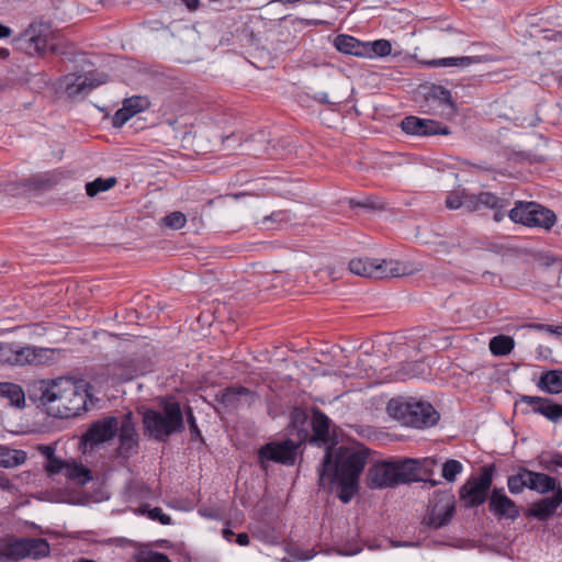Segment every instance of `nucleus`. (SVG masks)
<instances>
[{
	"instance_id": "nucleus-41",
	"label": "nucleus",
	"mask_w": 562,
	"mask_h": 562,
	"mask_svg": "<svg viewBox=\"0 0 562 562\" xmlns=\"http://www.w3.org/2000/svg\"><path fill=\"white\" fill-rule=\"evenodd\" d=\"M479 202L482 207L486 209H505L507 206V201L505 199L498 198L496 194L492 192H480L479 193Z\"/></svg>"
},
{
	"instance_id": "nucleus-37",
	"label": "nucleus",
	"mask_w": 562,
	"mask_h": 562,
	"mask_svg": "<svg viewBox=\"0 0 562 562\" xmlns=\"http://www.w3.org/2000/svg\"><path fill=\"white\" fill-rule=\"evenodd\" d=\"M117 180L115 177H109V178H97L93 181L86 183V192L87 195L90 198L97 196L101 192L109 191L116 184Z\"/></svg>"
},
{
	"instance_id": "nucleus-64",
	"label": "nucleus",
	"mask_w": 562,
	"mask_h": 562,
	"mask_svg": "<svg viewBox=\"0 0 562 562\" xmlns=\"http://www.w3.org/2000/svg\"><path fill=\"white\" fill-rule=\"evenodd\" d=\"M240 138L237 134H232L224 139V144H226V147L229 149V148H232V143H235Z\"/></svg>"
},
{
	"instance_id": "nucleus-18",
	"label": "nucleus",
	"mask_w": 562,
	"mask_h": 562,
	"mask_svg": "<svg viewBox=\"0 0 562 562\" xmlns=\"http://www.w3.org/2000/svg\"><path fill=\"white\" fill-rule=\"evenodd\" d=\"M401 127L406 134L417 136H434V135H449L450 130L441 123L429 120L420 119L417 116H406L401 122Z\"/></svg>"
},
{
	"instance_id": "nucleus-44",
	"label": "nucleus",
	"mask_w": 562,
	"mask_h": 562,
	"mask_svg": "<svg viewBox=\"0 0 562 562\" xmlns=\"http://www.w3.org/2000/svg\"><path fill=\"white\" fill-rule=\"evenodd\" d=\"M140 512L143 514H147V516L151 520H158L161 525H170L171 517L162 512L160 507L150 508L149 505H143L140 507Z\"/></svg>"
},
{
	"instance_id": "nucleus-58",
	"label": "nucleus",
	"mask_w": 562,
	"mask_h": 562,
	"mask_svg": "<svg viewBox=\"0 0 562 562\" xmlns=\"http://www.w3.org/2000/svg\"><path fill=\"white\" fill-rule=\"evenodd\" d=\"M544 331H547L551 335L561 337L562 336V326H554V325L546 324Z\"/></svg>"
},
{
	"instance_id": "nucleus-59",
	"label": "nucleus",
	"mask_w": 562,
	"mask_h": 562,
	"mask_svg": "<svg viewBox=\"0 0 562 562\" xmlns=\"http://www.w3.org/2000/svg\"><path fill=\"white\" fill-rule=\"evenodd\" d=\"M12 484L11 481L7 477L5 474L0 472V488L2 491H9L11 488Z\"/></svg>"
},
{
	"instance_id": "nucleus-4",
	"label": "nucleus",
	"mask_w": 562,
	"mask_h": 562,
	"mask_svg": "<svg viewBox=\"0 0 562 562\" xmlns=\"http://www.w3.org/2000/svg\"><path fill=\"white\" fill-rule=\"evenodd\" d=\"M387 414L404 426L418 429L429 428L440 419V414L428 402L414 398H392L386 406Z\"/></svg>"
},
{
	"instance_id": "nucleus-16",
	"label": "nucleus",
	"mask_w": 562,
	"mask_h": 562,
	"mask_svg": "<svg viewBox=\"0 0 562 562\" xmlns=\"http://www.w3.org/2000/svg\"><path fill=\"white\" fill-rule=\"evenodd\" d=\"M106 81L108 76L105 74L92 71L85 76L78 74H68L64 79L66 91L70 97L79 94L86 95Z\"/></svg>"
},
{
	"instance_id": "nucleus-1",
	"label": "nucleus",
	"mask_w": 562,
	"mask_h": 562,
	"mask_svg": "<svg viewBox=\"0 0 562 562\" xmlns=\"http://www.w3.org/2000/svg\"><path fill=\"white\" fill-rule=\"evenodd\" d=\"M366 464L367 453L363 451H349L340 447L334 463L333 451L328 450L317 469L318 486L326 488L328 485L337 483L338 497L347 504L358 491L359 476Z\"/></svg>"
},
{
	"instance_id": "nucleus-38",
	"label": "nucleus",
	"mask_w": 562,
	"mask_h": 562,
	"mask_svg": "<svg viewBox=\"0 0 562 562\" xmlns=\"http://www.w3.org/2000/svg\"><path fill=\"white\" fill-rule=\"evenodd\" d=\"M426 373V366L423 361H411L402 364L396 372V378L401 380L419 378Z\"/></svg>"
},
{
	"instance_id": "nucleus-53",
	"label": "nucleus",
	"mask_w": 562,
	"mask_h": 562,
	"mask_svg": "<svg viewBox=\"0 0 562 562\" xmlns=\"http://www.w3.org/2000/svg\"><path fill=\"white\" fill-rule=\"evenodd\" d=\"M463 193L459 194H449L446 199V206L450 210H458L462 207Z\"/></svg>"
},
{
	"instance_id": "nucleus-62",
	"label": "nucleus",
	"mask_w": 562,
	"mask_h": 562,
	"mask_svg": "<svg viewBox=\"0 0 562 562\" xmlns=\"http://www.w3.org/2000/svg\"><path fill=\"white\" fill-rule=\"evenodd\" d=\"M482 277H483L484 279H487V278H488V279H490V280H488V281H490V283H492V284H495L496 282H501V279H499L497 276H495L494 273L490 272V271H485V272L482 274Z\"/></svg>"
},
{
	"instance_id": "nucleus-34",
	"label": "nucleus",
	"mask_w": 562,
	"mask_h": 562,
	"mask_svg": "<svg viewBox=\"0 0 562 562\" xmlns=\"http://www.w3.org/2000/svg\"><path fill=\"white\" fill-rule=\"evenodd\" d=\"M0 396L10 400L11 404L21 407L24 404V392L21 386L10 382H0Z\"/></svg>"
},
{
	"instance_id": "nucleus-8",
	"label": "nucleus",
	"mask_w": 562,
	"mask_h": 562,
	"mask_svg": "<svg viewBox=\"0 0 562 562\" xmlns=\"http://www.w3.org/2000/svg\"><path fill=\"white\" fill-rule=\"evenodd\" d=\"M349 270L357 276L373 279L397 278L409 273L407 267L400 261H380L368 257L350 260Z\"/></svg>"
},
{
	"instance_id": "nucleus-14",
	"label": "nucleus",
	"mask_w": 562,
	"mask_h": 562,
	"mask_svg": "<svg viewBox=\"0 0 562 562\" xmlns=\"http://www.w3.org/2000/svg\"><path fill=\"white\" fill-rule=\"evenodd\" d=\"M119 447L117 454L121 458L128 459L138 453L139 436L135 428L132 412L125 414L119 425Z\"/></svg>"
},
{
	"instance_id": "nucleus-13",
	"label": "nucleus",
	"mask_w": 562,
	"mask_h": 562,
	"mask_svg": "<svg viewBox=\"0 0 562 562\" xmlns=\"http://www.w3.org/2000/svg\"><path fill=\"white\" fill-rule=\"evenodd\" d=\"M148 361L125 357L110 364L108 367V374L117 383L127 382L149 372L151 370Z\"/></svg>"
},
{
	"instance_id": "nucleus-9",
	"label": "nucleus",
	"mask_w": 562,
	"mask_h": 562,
	"mask_svg": "<svg viewBox=\"0 0 562 562\" xmlns=\"http://www.w3.org/2000/svg\"><path fill=\"white\" fill-rule=\"evenodd\" d=\"M301 445L293 438L267 442L258 449V462L263 470L268 468V462L292 467L296 462Z\"/></svg>"
},
{
	"instance_id": "nucleus-20",
	"label": "nucleus",
	"mask_w": 562,
	"mask_h": 562,
	"mask_svg": "<svg viewBox=\"0 0 562 562\" xmlns=\"http://www.w3.org/2000/svg\"><path fill=\"white\" fill-rule=\"evenodd\" d=\"M520 401L531 407V412L542 415L552 423L562 420V405L548 397L521 395Z\"/></svg>"
},
{
	"instance_id": "nucleus-52",
	"label": "nucleus",
	"mask_w": 562,
	"mask_h": 562,
	"mask_svg": "<svg viewBox=\"0 0 562 562\" xmlns=\"http://www.w3.org/2000/svg\"><path fill=\"white\" fill-rule=\"evenodd\" d=\"M184 415L187 417V422L189 424V429H190L191 434L195 435L198 437H201V431L198 427V424H196V420H195V417L193 414V409L190 406L186 407L183 416Z\"/></svg>"
},
{
	"instance_id": "nucleus-55",
	"label": "nucleus",
	"mask_w": 562,
	"mask_h": 562,
	"mask_svg": "<svg viewBox=\"0 0 562 562\" xmlns=\"http://www.w3.org/2000/svg\"><path fill=\"white\" fill-rule=\"evenodd\" d=\"M312 99L322 104H336V101H330L326 92H316L312 95Z\"/></svg>"
},
{
	"instance_id": "nucleus-7",
	"label": "nucleus",
	"mask_w": 562,
	"mask_h": 562,
	"mask_svg": "<svg viewBox=\"0 0 562 562\" xmlns=\"http://www.w3.org/2000/svg\"><path fill=\"white\" fill-rule=\"evenodd\" d=\"M494 471V464L484 465L479 476H470L460 487L459 497L464 507H479L488 501Z\"/></svg>"
},
{
	"instance_id": "nucleus-2",
	"label": "nucleus",
	"mask_w": 562,
	"mask_h": 562,
	"mask_svg": "<svg viewBox=\"0 0 562 562\" xmlns=\"http://www.w3.org/2000/svg\"><path fill=\"white\" fill-rule=\"evenodd\" d=\"M90 384L82 380L72 381L66 378L41 381L40 402L46 407L47 414L56 418H72L88 411V402L92 403L89 392Z\"/></svg>"
},
{
	"instance_id": "nucleus-22",
	"label": "nucleus",
	"mask_w": 562,
	"mask_h": 562,
	"mask_svg": "<svg viewBox=\"0 0 562 562\" xmlns=\"http://www.w3.org/2000/svg\"><path fill=\"white\" fill-rule=\"evenodd\" d=\"M21 540V558L38 560L46 558L50 553V547L44 538H20Z\"/></svg>"
},
{
	"instance_id": "nucleus-40",
	"label": "nucleus",
	"mask_w": 562,
	"mask_h": 562,
	"mask_svg": "<svg viewBox=\"0 0 562 562\" xmlns=\"http://www.w3.org/2000/svg\"><path fill=\"white\" fill-rule=\"evenodd\" d=\"M60 180V173H45L31 179V184L36 190H49Z\"/></svg>"
},
{
	"instance_id": "nucleus-3",
	"label": "nucleus",
	"mask_w": 562,
	"mask_h": 562,
	"mask_svg": "<svg viewBox=\"0 0 562 562\" xmlns=\"http://www.w3.org/2000/svg\"><path fill=\"white\" fill-rule=\"evenodd\" d=\"M144 431L157 441L184 430L183 412L177 401L161 402V409L148 408L143 414Z\"/></svg>"
},
{
	"instance_id": "nucleus-24",
	"label": "nucleus",
	"mask_w": 562,
	"mask_h": 562,
	"mask_svg": "<svg viewBox=\"0 0 562 562\" xmlns=\"http://www.w3.org/2000/svg\"><path fill=\"white\" fill-rule=\"evenodd\" d=\"M397 484H406L411 482L422 481L420 463L415 459H405L394 462Z\"/></svg>"
},
{
	"instance_id": "nucleus-49",
	"label": "nucleus",
	"mask_w": 562,
	"mask_h": 562,
	"mask_svg": "<svg viewBox=\"0 0 562 562\" xmlns=\"http://www.w3.org/2000/svg\"><path fill=\"white\" fill-rule=\"evenodd\" d=\"M461 202L463 203L462 207L467 209L469 212H476L481 210L479 194L463 192V200Z\"/></svg>"
},
{
	"instance_id": "nucleus-30",
	"label": "nucleus",
	"mask_w": 562,
	"mask_h": 562,
	"mask_svg": "<svg viewBox=\"0 0 562 562\" xmlns=\"http://www.w3.org/2000/svg\"><path fill=\"white\" fill-rule=\"evenodd\" d=\"M21 554L20 538L8 536L0 539V559L20 561L22 560Z\"/></svg>"
},
{
	"instance_id": "nucleus-33",
	"label": "nucleus",
	"mask_w": 562,
	"mask_h": 562,
	"mask_svg": "<svg viewBox=\"0 0 562 562\" xmlns=\"http://www.w3.org/2000/svg\"><path fill=\"white\" fill-rule=\"evenodd\" d=\"M479 56H463V57H446L439 59H431L425 63L428 67H468L472 64L479 63Z\"/></svg>"
},
{
	"instance_id": "nucleus-12",
	"label": "nucleus",
	"mask_w": 562,
	"mask_h": 562,
	"mask_svg": "<svg viewBox=\"0 0 562 562\" xmlns=\"http://www.w3.org/2000/svg\"><path fill=\"white\" fill-rule=\"evenodd\" d=\"M257 398V394L241 385H231L221 390L215 395V401L228 413L243 406H250Z\"/></svg>"
},
{
	"instance_id": "nucleus-15",
	"label": "nucleus",
	"mask_w": 562,
	"mask_h": 562,
	"mask_svg": "<svg viewBox=\"0 0 562 562\" xmlns=\"http://www.w3.org/2000/svg\"><path fill=\"white\" fill-rule=\"evenodd\" d=\"M310 426L312 427V434L310 432L307 441L317 447H325V453L328 449L333 451L334 437L330 431V418L319 408H313Z\"/></svg>"
},
{
	"instance_id": "nucleus-21",
	"label": "nucleus",
	"mask_w": 562,
	"mask_h": 562,
	"mask_svg": "<svg viewBox=\"0 0 562 562\" xmlns=\"http://www.w3.org/2000/svg\"><path fill=\"white\" fill-rule=\"evenodd\" d=\"M562 504V487H558L552 496L541 498L529 507L526 515L546 521L550 519L557 512L558 507Z\"/></svg>"
},
{
	"instance_id": "nucleus-61",
	"label": "nucleus",
	"mask_w": 562,
	"mask_h": 562,
	"mask_svg": "<svg viewBox=\"0 0 562 562\" xmlns=\"http://www.w3.org/2000/svg\"><path fill=\"white\" fill-rule=\"evenodd\" d=\"M181 2L190 10L195 11L199 8L200 0H181Z\"/></svg>"
},
{
	"instance_id": "nucleus-57",
	"label": "nucleus",
	"mask_w": 562,
	"mask_h": 562,
	"mask_svg": "<svg viewBox=\"0 0 562 562\" xmlns=\"http://www.w3.org/2000/svg\"><path fill=\"white\" fill-rule=\"evenodd\" d=\"M38 450L49 460L55 457V448L52 446H40Z\"/></svg>"
},
{
	"instance_id": "nucleus-28",
	"label": "nucleus",
	"mask_w": 562,
	"mask_h": 562,
	"mask_svg": "<svg viewBox=\"0 0 562 562\" xmlns=\"http://www.w3.org/2000/svg\"><path fill=\"white\" fill-rule=\"evenodd\" d=\"M423 94L427 102H434L438 105L448 104L453 106L451 92L442 86L429 85L423 86Z\"/></svg>"
},
{
	"instance_id": "nucleus-63",
	"label": "nucleus",
	"mask_w": 562,
	"mask_h": 562,
	"mask_svg": "<svg viewBox=\"0 0 562 562\" xmlns=\"http://www.w3.org/2000/svg\"><path fill=\"white\" fill-rule=\"evenodd\" d=\"M285 218V213L284 212H276V213H272L271 216L269 217H266L265 218V222L271 220V221H283Z\"/></svg>"
},
{
	"instance_id": "nucleus-26",
	"label": "nucleus",
	"mask_w": 562,
	"mask_h": 562,
	"mask_svg": "<svg viewBox=\"0 0 562 562\" xmlns=\"http://www.w3.org/2000/svg\"><path fill=\"white\" fill-rule=\"evenodd\" d=\"M334 46L338 52L344 54H349L353 56L368 55V45L359 42L357 38L350 35H337L334 41Z\"/></svg>"
},
{
	"instance_id": "nucleus-42",
	"label": "nucleus",
	"mask_w": 562,
	"mask_h": 562,
	"mask_svg": "<svg viewBox=\"0 0 562 562\" xmlns=\"http://www.w3.org/2000/svg\"><path fill=\"white\" fill-rule=\"evenodd\" d=\"M149 101L145 97L134 95L124 100L123 105L128 108V112L134 116L135 114L146 110L149 106Z\"/></svg>"
},
{
	"instance_id": "nucleus-31",
	"label": "nucleus",
	"mask_w": 562,
	"mask_h": 562,
	"mask_svg": "<svg viewBox=\"0 0 562 562\" xmlns=\"http://www.w3.org/2000/svg\"><path fill=\"white\" fill-rule=\"evenodd\" d=\"M27 459L24 450L0 446V467L10 469L23 464Z\"/></svg>"
},
{
	"instance_id": "nucleus-47",
	"label": "nucleus",
	"mask_w": 562,
	"mask_h": 562,
	"mask_svg": "<svg viewBox=\"0 0 562 562\" xmlns=\"http://www.w3.org/2000/svg\"><path fill=\"white\" fill-rule=\"evenodd\" d=\"M137 562H171L167 554L158 551L142 552Z\"/></svg>"
},
{
	"instance_id": "nucleus-5",
	"label": "nucleus",
	"mask_w": 562,
	"mask_h": 562,
	"mask_svg": "<svg viewBox=\"0 0 562 562\" xmlns=\"http://www.w3.org/2000/svg\"><path fill=\"white\" fill-rule=\"evenodd\" d=\"M55 34L47 22H33L13 38L16 49L30 55H42L47 50L56 52Z\"/></svg>"
},
{
	"instance_id": "nucleus-32",
	"label": "nucleus",
	"mask_w": 562,
	"mask_h": 562,
	"mask_svg": "<svg viewBox=\"0 0 562 562\" xmlns=\"http://www.w3.org/2000/svg\"><path fill=\"white\" fill-rule=\"evenodd\" d=\"M268 143L269 140L266 133L258 132L247 138L244 144H239V146L244 147V150L247 155L259 156L267 151Z\"/></svg>"
},
{
	"instance_id": "nucleus-46",
	"label": "nucleus",
	"mask_w": 562,
	"mask_h": 562,
	"mask_svg": "<svg viewBox=\"0 0 562 562\" xmlns=\"http://www.w3.org/2000/svg\"><path fill=\"white\" fill-rule=\"evenodd\" d=\"M368 52H372L374 56L385 57L391 54L392 46L391 43L386 40H378L372 43L367 44Z\"/></svg>"
},
{
	"instance_id": "nucleus-45",
	"label": "nucleus",
	"mask_w": 562,
	"mask_h": 562,
	"mask_svg": "<svg viewBox=\"0 0 562 562\" xmlns=\"http://www.w3.org/2000/svg\"><path fill=\"white\" fill-rule=\"evenodd\" d=\"M162 223L165 226H167L171 229H180L186 225L187 217L182 212L175 211V212L170 213L169 215L165 216L162 218Z\"/></svg>"
},
{
	"instance_id": "nucleus-56",
	"label": "nucleus",
	"mask_w": 562,
	"mask_h": 562,
	"mask_svg": "<svg viewBox=\"0 0 562 562\" xmlns=\"http://www.w3.org/2000/svg\"><path fill=\"white\" fill-rule=\"evenodd\" d=\"M551 467L562 468V453L557 452L551 456L550 460L548 461V464L546 465V469L551 470Z\"/></svg>"
},
{
	"instance_id": "nucleus-10",
	"label": "nucleus",
	"mask_w": 562,
	"mask_h": 562,
	"mask_svg": "<svg viewBox=\"0 0 562 562\" xmlns=\"http://www.w3.org/2000/svg\"><path fill=\"white\" fill-rule=\"evenodd\" d=\"M454 510V496L449 492H437L429 501L428 512L422 524L430 529H439L451 521Z\"/></svg>"
},
{
	"instance_id": "nucleus-25",
	"label": "nucleus",
	"mask_w": 562,
	"mask_h": 562,
	"mask_svg": "<svg viewBox=\"0 0 562 562\" xmlns=\"http://www.w3.org/2000/svg\"><path fill=\"white\" fill-rule=\"evenodd\" d=\"M48 351L52 350L47 348H36L30 346H14L13 366L42 363L44 355H46Z\"/></svg>"
},
{
	"instance_id": "nucleus-51",
	"label": "nucleus",
	"mask_w": 562,
	"mask_h": 562,
	"mask_svg": "<svg viewBox=\"0 0 562 562\" xmlns=\"http://www.w3.org/2000/svg\"><path fill=\"white\" fill-rule=\"evenodd\" d=\"M65 467H66V463L64 461H61L60 459L56 458V456H55L54 458H50L49 460H47L45 470L47 471V473L49 475H55V474H58Z\"/></svg>"
},
{
	"instance_id": "nucleus-6",
	"label": "nucleus",
	"mask_w": 562,
	"mask_h": 562,
	"mask_svg": "<svg viewBox=\"0 0 562 562\" xmlns=\"http://www.w3.org/2000/svg\"><path fill=\"white\" fill-rule=\"evenodd\" d=\"M508 216L516 224L544 231H550L557 223V215L552 210L533 201H516Z\"/></svg>"
},
{
	"instance_id": "nucleus-27",
	"label": "nucleus",
	"mask_w": 562,
	"mask_h": 562,
	"mask_svg": "<svg viewBox=\"0 0 562 562\" xmlns=\"http://www.w3.org/2000/svg\"><path fill=\"white\" fill-rule=\"evenodd\" d=\"M529 477V490L536 491L540 494H546L549 492H555L558 487H561L559 485V482L555 477L550 476L544 473L540 472H533L530 471V474H528Z\"/></svg>"
},
{
	"instance_id": "nucleus-11",
	"label": "nucleus",
	"mask_w": 562,
	"mask_h": 562,
	"mask_svg": "<svg viewBox=\"0 0 562 562\" xmlns=\"http://www.w3.org/2000/svg\"><path fill=\"white\" fill-rule=\"evenodd\" d=\"M120 423L115 416H105L93 422L83 434L82 442L85 446L93 449L103 442L112 440L117 435Z\"/></svg>"
},
{
	"instance_id": "nucleus-43",
	"label": "nucleus",
	"mask_w": 562,
	"mask_h": 562,
	"mask_svg": "<svg viewBox=\"0 0 562 562\" xmlns=\"http://www.w3.org/2000/svg\"><path fill=\"white\" fill-rule=\"evenodd\" d=\"M463 470V465L460 461L454 459L447 460L442 465V476L448 482H453L458 474Z\"/></svg>"
},
{
	"instance_id": "nucleus-35",
	"label": "nucleus",
	"mask_w": 562,
	"mask_h": 562,
	"mask_svg": "<svg viewBox=\"0 0 562 562\" xmlns=\"http://www.w3.org/2000/svg\"><path fill=\"white\" fill-rule=\"evenodd\" d=\"M490 350L494 356H507L515 347V341L510 336L497 335L490 340Z\"/></svg>"
},
{
	"instance_id": "nucleus-23",
	"label": "nucleus",
	"mask_w": 562,
	"mask_h": 562,
	"mask_svg": "<svg viewBox=\"0 0 562 562\" xmlns=\"http://www.w3.org/2000/svg\"><path fill=\"white\" fill-rule=\"evenodd\" d=\"M290 417L289 434L293 436L295 432V440L301 443L306 442L310 437L308 427L311 425L308 414L304 409L295 407L291 412Z\"/></svg>"
},
{
	"instance_id": "nucleus-17",
	"label": "nucleus",
	"mask_w": 562,
	"mask_h": 562,
	"mask_svg": "<svg viewBox=\"0 0 562 562\" xmlns=\"http://www.w3.org/2000/svg\"><path fill=\"white\" fill-rule=\"evenodd\" d=\"M488 510L498 519L516 520L520 516L517 504L510 499L504 487H494L488 497Z\"/></svg>"
},
{
	"instance_id": "nucleus-60",
	"label": "nucleus",
	"mask_w": 562,
	"mask_h": 562,
	"mask_svg": "<svg viewBox=\"0 0 562 562\" xmlns=\"http://www.w3.org/2000/svg\"><path fill=\"white\" fill-rule=\"evenodd\" d=\"M236 542L239 546H248L249 544V536L246 532H240L236 537Z\"/></svg>"
},
{
	"instance_id": "nucleus-39",
	"label": "nucleus",
	"mask_w": 562,
	"mask_h": 562,
	"mask_svg": "<svg viewBox=\"0 0 562 562\" xmlns=\"http://www.w3.org/2000/svg\"><path fill=\"white\" fill-rule=\"evenodd\" d=\"M66 470L67 476L70 480L77 481L79 484L83 485L92 479L90 470L82 464L74 463L71 465H66Z\"/></svg>"
},
{
	"instance_id": "nucleus-36",
	"label": "nucleus",
	"mask_w": 562,
	"mask_h": 562,
	"mask_svg": "<svg viewBox=\"0 0 562 562\" xmlns=\"http://www.w3.org/2000/svg\"><path fill=\"white\" fill-rule=\"evenodd\" d=\"M530 470L526 468H519L515 475H510L507 479V486L512 494H519L525 488H529V475Z\"/></svg>"
},
{
	"instance_id": "nucleus-19",
	"label": "nucleus",
	"mask_w": 562,
	"mask_h": 562,
	"mask_svg": "<svg viewBox=\"0 0 562 562\" xmlns=\"http://www.w3.org/2000/svg\"><path fill=\"white\" fill-rule=\"evenodd\" d=\"M368 486L383 488L397 485L394 462H381L371 465L367 474Z\"/></svg>"
},
{
	"instance_id": "nucleus-48",
	"label": "nucleus",
	"mask_w": 562,
	"mask_h": 562,
	"mask_svg": "<svg viewBox=\"0 0 562 562\" xmlns=\"http://www.w3.org/2000/svg\"><path fill=\"white\" fill-rule=\"evenodd\" d=\"M14 345L0 342V363L13 366Z\"/></svg>"
},
{
	"instance_id": "nucleus-29",
	"label": "nucleus",
	"mask_w": 562,
	"mask_h": 562,
	"mask_svg": "<svg viewBox=\"0 0 562 562\" xmlns=\"http://www.w3.org/2000/svg\"><path fill=\"white\" fill-rule=\"evenodd\" d=\"M537 386L550 394L562 393V370H550L543 373Z\"/></svg>"
},
{
	"instance_id": "nucleus-50",
	"label": "nucleus",
	"mask_w": 562,
	"mask_h": 562,
	"mask_svg": "<svg viewBox=\"0 0 562 562\" xmlns=\"http://www.w3.org/2000/svg\"><path fill=\"white\" fill-rule=\"evenodd\" d=\"M133 115L128 112V108L124 105L119 109L112 119V125L114 127H122Z\"/></svg>"
},
{
	"instance_id": "nucleus-54",
	"label": "nucleus",
	"mask_w": 562,
	"mask_h": 562,
	"mask_svg": "<svg viewBox=\"0 0 562 562\" xmlns=\"http://www.w3.org/2000/svg\"><path fill=\"white\" fill-rule=\"evenodd\" d=\"M355 205L368 209H382L383 203L373 198H367L363 202H358Z\"/></svg>"
}]
</instances>
